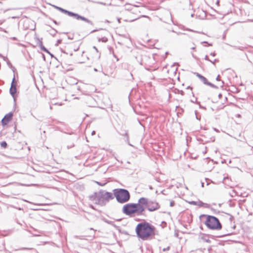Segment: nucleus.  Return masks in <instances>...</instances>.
<instances>
[{"mask_svg":"<svg viewBox=\"0 0 253 253\" xmlns=\"http://www.w3.org/2000/svg\"><path fill=\"white\" fill-rule=\"evenodd\" d=\"M135 230L137 237L143 241L152 239L156 235V227L145 220L138 223Z\"/></svg>","mask_w":253,"mask_h":253,"instance_id":"f257e3e1","label":"nucleus"},{"mask_svg":"<svg viewBox=\"0 0 253 253\" xmlns=\"http://www.w3.org/2000/svg\"><path fill=\"white\" fill-rule=\"evenodd\" d=\"M114 198L113 194L110 192L100 190L98 192H94L89 196L90 200L94 201V204L100 206H105L111 200Z\"/></svg>","mask_w":253,"mask_h":253,"instance_id":"f03ea898","label":"nucleus"},{"mask_svg":"<svg viewBox=\"0 0 253 253\" xmlns=\"http://www.w3.org/2000/svg\"><path fill=\"white\" fill-rule=\"evenodd\" d=\"M122 212L130 217H132L133 214L141 215L143 214L144 208L140 206L139 199L137 203H128L125 205L123 207Z\"/></svg>","mask_w":253,"mask_h":253,"instance_id":"7ed1b4c3","label":"nucleus"},{"mask_svg":"<svg viewBox=\"0 0 253 253\" xmlns=\"http://www.w3.org/2000/svg\"><path fill=\"white\" fill-rule=\"evenodd\" d=\"M204 217L206 218V220L203 221V223L208 229L213 230H219L222 229V225L216 217L204 214L200 216V218L202 221Z\"/></svg>","mask_w":253,"mask_h":253,"instance_id":"20e7f679","label":"nucleus"},{"mask_svg":"<svg viewBox=\"0 0 253 253\" xmlns=\"http://www.w3.org/2000/svg\"><path fill=\"white\" fill-rule=\"evenodd\" d=\"M113 196L117 201L120 204L127 202L130 198L129 191L123 188H116L113 190Z\"/></svg>","mask_w":253,"mask_h":253,"instance_id":"39448f33","label":"nucleus"},{"mask_svg":"<svg viewBox=\"0 0 253 253\" xmlns=\"http://www.w3.org/2000/svg\"><path fill=\"white\" fill-rule=\"evenodd\" d=\"M139 202L140 206H142L144 208V211L145 209H147L150 212L154 211L160 208V205L157 202L149 200L145 197L139 198Z\"/></svg>","mask_w":253,"mask_h":253,"instance_id":"423d86ee","label":"nucleus"},{"mask_svg":"<svg viewBox=\"0 0 253 253\" xmlns=\"http://www.w3.org/2000/svg\"><path fill=\"white\" fill-rule=\"evenodd\" d=\"M53 6L56 9L60 11V12L68 15L69 16L72 17L77 20H81L84 21L91 25H93V23H92V22L91 21H90V20L88 19L87 18H86L83 16L79 15L78 13H74L73 12L67 10L65 9L62 7H59V6H57L56 5H53Z\"/></svg>","mask_w":253,"mask_h":253,"instance_id":"0eeeda50","label":"nucleus"},{"mask_svg":"<svg viewBox=\"0 0 253 253\" xmlns=\"http://www.w3.org/2000/svg\"><path fill=\"white\" fill-rule=\"evenodd\" d=\"M232 233H226L221 235H209V234H206L204 233H201L199 235V239L203 241L204 242L211 243V241L209 239V238L211 237V238H214V237L216 238H222L226 236H229L230 235H232Z\"/></svg>","mask_w":253,"mask_h":253,"instance_id":"6e6552de","label":"nucleus"},{"mask_svg":"<svg viewBox=\"0 0 253 253\" xmlns=\"http://www.w3.org/2000/svg\"><path fill=\"white\" fill-rule=\"evenodd\" d=\"M138 57L141 58V60H138V63L145 67L150 66L153 64V58L147 55L143 54V56H139Z\"/></svg>","mask_w":253,"mask_h":253,"instance_id":"1a4fd4ad","label":"nucleus"},{"mask_svg":"<svg viewBox=\"0 0 253 253\" xmlns=\"http://www.w3.org/2000/svg\"><path fill=\"white\" fill-rule=\"evenodd\" d=\"M13 116V113L10 112L4 115L3 118L1 120V123L3 126L7 125V124L12 120Z\"/></svg>","mask_w":253,"mask_h":253,"instance_id":"9d476101","label":"nucleus"},{"mask_svg":"<svg viewBox=\"0 0 253 253\" xmlns=\"http://www.w3.org/2000/svg\"><path fill=\"white\" fill-rule=\"evenodd\" d=\"M16 92H17L16 86H10V87L9 89V93L12 96V97L14 98V100H15Z\"/></svg>","mask_w":253,"mask_h":253,"instance_id":"9b49d317","label":"nucleus"},{"mask_svg":"<svg viewBox=\"0 0 253 253\" xmlns=\"http://www.w3.org/2000/svg\"><path fill=\"white\" fill-rule=\"evenodd\" d=\"M195 74L196 75L197 77H198L200 79V80L204 84H205L206 83L208 82V80L206 79V78H205L201 74L198 73H195Z\"/></svg>","mask_w":253,"mask_h":253,"instance_id":"f8f14e48","label":"nucleus"},{"mask_svg":"<svg viewBox=\"0 0 253 253\" xmlns=\"http://www.w3.org/2000/svg\"><path fill=\"white\" fill-rule=\"evenodd\" d=\"M0 146L3 148H6L7 147V143L5 141H3L0 142Z\"/></svg>","mask_w":253,"mask_h":253,"instance_id":"ddd939ff","label":"nucleus"},{"mask_svg":"<svg viewBox=\"0 0 253 253\" xmlns=\"http://www.w3.org/2000/svg\"><path fill=\"white\" fill-rule=\"evenodd\" d=\"M50 28L52 29V30L49 33L51 36L54 37L56 35L58 32L56 30L52 28L51 27H50Z\"/></svg>","mask_w":253,"mask_h":253,"instance_id":"4468645a","label":"nucleus"},{"mask_svg":"<svg viewBox=\"0 0 253 253\" xmlns=\"http://www.w3.org/2000/svg\"><path fill=\"white\" fill-rule=\"evenodd\" d=\"M205 84L209 85L212 88H218L217 86L214 85V84H213L208 81L206 83V84Z\"/></svg>","mask_w":253,"mask_h":253,"instance_id":"2eb2a0df","label":"nucleus"},{"mask_svg":"<svg viewBox=\"0 0 253 253\" xmlns=\"http://www.w3.org/2000/svg\"><path fill=\"white\" fill-rule=\"evenodd\" d=\"M120 134L121 135H122V136H124L126 137L127 135H128V130H122V132H120Z\"/></svg>","mask_w":253,"mask_h":253,"instance_id":"dca6fc26","label":"nucleus"},{"mask_svg":"<svg viewBox=\"0 0 253 253\" xmlns=\"http://www.w3.org/2000/svg\"><path fill=\"white\" fill-rule=\"evenodd\" d=\"M125 139V141L127 143L129 146H132V145H131L130 143H129V136L128 135H127V136H126L125 137V138H124Z\"/></svg>","mask_w":253,"mask_h":253,"instance_id":"f3484780","label":"nucleus"},{"mask_svg":"<svg viewBox=\"0 0 253 253\" xmlns=\"http://www.w3.org/2000/svg\"><path fill=\"white\" fill-rule=\"evenodd\" d=\"M98 41L99 42H107L108 41V39L106 37H103V38H99L98 39Z\"/></svg>","mask_w":253,"mask_h":253,"instance_id":"a211bd4d","label":"nucleus"},{"mask_svg":"<svg viewBox=\"0 0 253 253\" xmlns=\"http://www.w3.org/2000/svg\"><path fill=\"white\" fill-rule=\"evenodd\" d=\"M16 85H17V83L15 81V77L14 76V77L13 78L12 82L11 83V86H16Z\"/></svg>","mask_w":253,"mask_h":253,"instance_id":"6ab92c4d","label":"nucleus"},{"mask_svg":"<svg viewBox=\"0 0 253 253\" xmlns=\"http://www.w3.org/2000/svg\"><path fill=\"white\" fill-rule=\"evenodd\" d=\"M143 54H140L139 53H137L136 55H135V58L136 61L138 63V60H141V58L138 57L139 56H143Z\"/></svg>","mask_w":253,"mask_h":253,"instance_id":"aec40b11","label":"nucleus"},{"mask_svg":"<svg viewBox=\"0 0 253 253\" xmlns=\"http://www.w3.org/2000/svg\"><path fill=\"white\" fill-rule=\"evenodd\" d=\"M40 48H41V49L43 51L45 52L46 53H48L49 52V50L46 47H45L43 45L41 46Z\"/></svg>","mask_w":253,"mask_h":253,"instance_id":"412c9836","label":"nucleus"},{"mask_svg":"<svg viewBox=\"0 0 253 253\" xmlns=\"http://www.w3.org/2000/svg\"><path fill=\"white\" fill-rule=\"evenodd\" d=\"M205 205H207V204H205L203 203V202L201 201H198V205L197 206H198L199 207H203Z\"/></svg>","mask_w":253,"mask_h":253,"instance_id":"4be33fe9","label":"nucleus"},{"mask_svg":"<svg viewBox=\"0 0 253 253\" xmlns=\"http://www.w3.org/2000/svg\"><path fill=\"white\" fill-rule=\"evenodd\" d=\"M104 221L106 223H107L108 224H110L111 225H114V221H113L109 220H107L106 219H104Z\"/></svg>","mask_w":253,"mask_h":253,"instance_id":"5701e85b","label":"nucleus"},{"mask_svg":"<svg viewBox=\"0 0 253 253\" xmlns=\"http://www.w3.org/2000/svg\"><path fill=\"white\" fill-rule=\"evenodd\" d=\"M38 45L39 46V47H40L41 46L43 45L42 39H41V40L38 39Z\"/></svg>","mask_w":253,"mask_h":253,"instance_id":"b1692460","label":"nucleus"},{"mask_svg":"<svg viewBox=\"0 0 253 253\" xmlns=\"http://www.w3.org/2000/svg\"><path fill=\"white\" fill-rule=\"evenodd\" d=\"M96 183L98 185L101 186H104L106 184V182H98V181H96Z\"/></svg>","mask_w":253,"mask_h":253,"instance_id":"393cba45","label":"nucleus"},{"mask_svg":"<svg viewBox=\"0 0 253 253\" xmlns=\"http://www.w3.org/2000/svg\"><path fill=\"white\" fill-rule=\"evenodd\" d=\"M189 204H190L191 205H192L197 206L198 205V202H197V201H192L189 202Z\"/></svg>","mask_w":253,"mask_h":253,"instance_id":"a878e982","label":"nucleus"},{"mask_svg":"<svg viewBox=\"0 0 253 253\" xmlns=\"http://www.w3.org/2000/svg\"><path fill=\"white\" fill-rule=\"evenodd\" d=\"M219 61V60L218 59H215L213 61L210 60V62L213 65H215V62H218Z\"/></svg>","mask_w":253,"mask_h":253,"instance_id":"bb28decb","label":"nucleus"},{"mask_svg":"<svg viewBox=\"0 0 253 253\" xmlns=\"http://www.w3.org/2000/svg\"><path fill=\"white\" fill-rule=\"evenodd\" d=\"M195 116H196V119H197V120H199V121H200V119H201V117H200V116L199 117V116H198V115H197V114H198V111H196H196H195Z\"/></svg>","mask_w":253,"mask_h":253,"instance_id":"cd10ccee","label":"nucleus"},{"mask_svg":"<svg viewBox=\"0 0 253 253\" xmlns=\"http://www.w3.org/2000/svg\"><path fill=\"white\" fill-rule=\"evenodd\" d=\"M201 44H203V43H207L208 44V46H212V43H209L208 42H206V41H203V42H201Z\"/></svg>","mask_w":253,"mask_h":253,"instance_id":"c85d7f7f","label":"nucleus"},{"mask_svg":"<svg viewBox=\"0 0 253 253\" xmlns=\"http://www.w3.org/2000/svg\"><path fill=\"white\" fill-rule=\"evenodd\" d=\"M62 42V40L61 39H59V40H58L56 42V43L55 44V46H58L60 43H61Z\"/></svg>","mask_w":253,"mask_h":253,"instance_id":"c756f323","label":"nucleus"},{"mask_svg":"<svg viewBox=\"0 0 253 253\" xmlns=\"http://www.w3.org/2000/svg\"><path fill=\"white\" fill-rule=\"evenodd\" d=\"M32 249V248H22L18 249V250H31Z\"/></svg>","mask_w":253,"mask_h":253,"instance_id":"7c9ffc66","label":"nucleus"},{"mask_svg":"<svg viewBox=\"0 0 253 253\" xmlns=\"http://www.w3.org/2000/svg\"><path fill=\"white\" fill-rule=\"evenodd\" d=\"M172 32H173V33H176L178 35H186L185 33H182V32H176L174 30H172Z\"/></svg>","mask_w":253,"mask_h":253,"instance_id":"2f4dec72","label":"nucleus"},{"mask_svg":"<svg viewBox=\"0 0 253 253\" xmlns=\"http://www.w3.org/2000/svg\"><path fill=\"white\" fill-rule=\"evenodd\" d=\"M170 249V247L169 246H168L167 247V248H165L163 249V252H166V251H169Z\"/></svg>","mask_w":253,"mask_h":253,"instance_id":"473e14b6","label":"nucleus"},{"mask_svg":"<svg viewBox=\"0 0 253 253\" xmlns=\"http://www.w3.org/2000/svg\"><path fill=\"white\" fill-rule=\"evenodd\" d=\"M5 59H6L7 60V65H8L9 66H12V65H11V63H10V62L9 61V60H8V59H7L6 57H5V58H4V60H5Z\"/></svg>","mask_w":253,"mask_h":253,"instance_id":"72a5a7b5","label":"nucleus"},{"mask_svg":"<svg viewBox=\"0 0 253 253\" xmlns=\"http://www.w3.org/2000/svg\"><path fill=\"white\" fill-rule=\"evenodd\" d=\"M130 76V78H128V80H132L133 79L132 74L131 73H128Z\"/></svg>","mask_w":253,"mask_h":253,"instance_id":"f704fd0d","label":"nucleus"},{"mask_svg":"<svg viewBox=\"0 0 253 253\" xmlns=\"http://www.w3.org/2000/svg\"><path fill=\"white\" fill-rule=\"evenodd\" d=\"M174 205H175V202H174V201H171V202H170L169 206H170V207H173V206H174Z\"/></svg>","mask_w":253,"mask_h":253,"instance_id":"c9c22d12","label":"nucleus"},{"mask_svg":"<svg viewBox=\"0 0 253 253\" xmlns=\"http://www.w3.org/2000/svg\"><path fill=\"white\" fill-rule=\"evenodd\" d=\"M112 225L114 227H115L117 229L120 230V227L118 226H117L114 223V225Z\"/></svg>","mask_w":253,"mask_h":253,"instance_id":"e433bc0d","label":"nucleus"},{"mask_svg":"<svg viewBox=\"0 0 253 253\" xmlns=\"http://www.w3.org/2000/svg\"><path fill=\"white\" fill-rule=\"evenodd\" d=\"M196 103L197 104H198V105H199V107H200V108H202V106L200 104V102H198V101H197V99H196Z\"/></svg>","mask_w":253,"mask_h":253,"instance_id":"4c0bfd02","label":"nucleus"},{"mask_svg":"<svg viewBox=\"0 0 253 253\" xmlns=\"http://www.w3.org/2000/svg\"><path fill=\"white\" fill-rule=\"evenodd\" d=\"M74 146V144H71L70 145H67V149H70V148H71L72 147H73Z\"/></svg>","mask_w":253,"mask_h":253,"instance_id":"58836bf2","label":"nucleus"},{"mask_svg":"<svg viewBox=\"0 0 253 253\" xmlns=\"http://www.w3.org/2000/svg\"><path fill=\"white\" fill-rule=\"evenodd\" d=\"M48 53L49 55H50L51 57H52V58L54 57V58H55L56 59V57H54V56L53 55V54H52V53H51L49 51V52H48V53Z\"/></svg>","mask_w":253,"mask_h":253,"instance_id":"ea45409f","label":"nucleus"},{"mask_svg":"<svg viewBox=\"0 0 253 253\" xmlns=\"http://www.w3.org/2000/svg\"><path fill=\"white\" fill-rule=\"evenodd\" d=\"M210 55L212 56H215L216 55V53H215V52H211L210 53Z\"/></svg>","mask_w":253,"mask_h":253,"instance_id":"a19ab883","label":"nucleus"},{"mask_svg":"<svg viewBox=\"0 0 253 253\" xmlns=\"http://www.w3.org/2000/svg\"><path fill=\"white\" fill-rule=\"evenodd\" d=\"M53 22L56 25H59L60 23L57 22L56 20L52 19Z\"/></svg>","mask_w":253,"mask_h":253,"instance_id":"79ce46f5","label":"nucleus"},{"mask_svg":"<svg viewBox=\"0 0 253 253\" xmlns=\"http://www.w3.org/2000/svg\"><path fill=\"white\" fill-rule=\"evenodd\" d=\"M204 59H205V60H206L209 61H210V60H211L209 58L208 56V55H207L205 56Z\"/></svg>","mask_w":253,"mask_h":253,"instance_id":"37998d69","label":"nucleus"},{"mask_svg":"<svg viewBox=\"0 0 253 253\" xmlns=\"http://www.w3.org/2000/svg\"><path fill=\"white\" fill-rule=\"evenodd\" d=\"M216 80L217 81H221L220 79V76L219 75L217 76V77L216 78Z\"/></svg>","mask_w":253,"mask_h":253,"instance_id":"c03bdc74","label":"nucleus"},{"mask_svg":"<svg viewBox=\"0 0 253 253\" xmlns=\"http://www.w3.org/2000/svg\"><path fill=\"white\" fill-rule=\"evenodd\" d=\"M146 253H153L152 251L149 249H147Z\"/></svg>","mask_w":253,"mask_h":253,"instance_id":"a18cd8bd","label":"nucleus"},{"mask_svg":"<svg viewBox=\"0 0 253 253\" xmlns=\"http://www.w3.org/2000/svg\"><path fill=\"white\" fill-rule=\"evenodd\" d=\"M98 31V30L95 29V30H93L91 31L90 33H94V32H95L96 31Z\"/></svg>","mask_w":253,"mask_h":253,"instance_id":"49530a36","label":"nucleus"},{"mask_svg":"<svg viewBox=\"0 0 253 253\" xmlns=\"http://www.w3.org/2000/svg\"><path fill=\"white\" fill-rule=\"evenodd\" d=\"M42 57L44 61H45V57L43 54H42Z\"/></svg>","mask_w":253,"mask_h":253,"instance_id":"de8ad7c7","label":"nucleus"},{"mask_svg":"<svg viewBox=\"0 0 253 253\" xmlns=\"http://www.w3.org/2000/svg\"><path fill=\"white\" fill-rule=\"evenodd\" d=\"M219 0H217L216 2V4L217 5H219Z\"/></svg>","mask_w":253,"mask_h":253,"instance_id":"09e8293b","label":"nucleus"},{"mask_svg":"<svg viewBox=\"0 0 253 253\" xmlns=\"http://www.w3.org/2000/svg\"><path fill=\"white\" fill-rule=\"evenodd\" d=\"M221 84L220 85L221 86H223V84H224V82L223 81H221Z\"/></svg>","mask_w":253,"mask_h":253,"instance_id":"8fccbe9b","label":"nucleus"},{"mask_svg":"<svg viewBox=\"0 0 253 253\" xmlns=\"http://www.w3.org/2000/svg\"><path fill=\"white\" fill-rule=\"evenodd\" d=\"M185 30H187V31H189L194 32V31H193V30H191V29H185ZM194 32H195V31H194Z\"/></svg>","mask_w":253,"mask_h":253,"instance_id":"3c124183","label":"nucleus"},{"mask_svg":"<svg viewBox=\"0 0 253 253\" xmlns=\"http://www.w3.org/2000/svg\"><path fill=\"white\" fill-rule=\"evenodd\" d=\"M93 48L94 49H95V50L97 52H98V49H97V48L96 47V46H94L93 47Z\"/></svg>","mask_w":253,"mask_h":253,"instance_id":"603ef678","label":"nucleus"},{"mask_svg":"<svg viewBox=\"0 0 253 253\" xmlns=\"http://www.w3.org/2000/svg\"><path fill=\"white\" fill-rule=\"evenodd\" d=\"M95 134V131L94 130L92 131L91 132V135H93Z\"/></svg>","mask_w":253,"mask_h":253,"instance_id":"864d4df0","label":"nucleus"},{"mask_svg":"<svg viewBox=\"0 0 253 253\" xmlns=\"http://www.w3.org/2000/svg\"><path fill=\"white\" fill-rule=\"evenodd\" d=\"M221 96H222V94H221V93H219V94H218V97H219V98H220L221 97Z\"/></svg>","mask_w":253,"mask_h":253,"instance_id":"5fc2aeb1","label":"nucleus"},{"mask_svg":"<svg viewBox=\"0 0 253 253\" xmlns=\"http://www.w3.org/2000/svg\"><path fill=\"white\" fill-rule=\"evenodd\" d=\"M121 18H118V21L119 23L121 22Z\"/></svg>","mask_w":253,"mask_h":253,"instance_id":"6e6d98bb","label":"nucleus"},{"mask_svg":"<svg viewBox=\"0 0 253 253\" xmlns=\"http://www.w3.org/2000/svg\"><path fill=\"white\" fill-rule=\"evenodd\" d=\"M201 186H202V187H204V183L202 182L201 183Z\"/></svg>","mask_w":253,"mask_h":253,"instance_id":"4d7b16f0","label":"nucleus"},{"mask_svg":"<svg viewBox=\"0 0 253 253\" xmlns=\"http://www.w3.org/2000/svg\"><path fill=\"white\" fill-rule=\"evenodd\" d=\"M114 56L115 58H116V59H117V61H118V60H119V59L117 58V57L115 54H114Z\"/></svg>","mask_w":253,"mask_h":253,"instance_id":"13d9d810","label":"nucleus"},{"mask_svg":"<svg viewBox=\"0 0 253 253\" xmlns=\"http://www.w3.org/2000/svg\"><path fill=\"white\" fill-rule=\"evenodd\" d=\"M192 55L194 58H196V56L194 55L193 53H192Z\"/></svg>","mask_w":253,"mask_h":253,"instance_id":"bf43d9fd","label":"nucleus"},{"mask_svg":"<svg viewBox=\"0 0 253 253\" xmlns=\"http://www.w3.org/2000/svg\"><path fill=\"white\" fill-rule=\"evenodd\" d=\"M237 117H239H239H241V115H240V114H238V115H237Z\"/></svg>","mask_w":253,"mask_h":253,"instance_id":"052dcab7","label":"nucleus"},{"mask_svg":"<svg viewBox=\"0 0 253 253\" xmlns=\"http://www.w3.org/2000/svg\"><path fill=\"white\" fill-rule=\"evenodd\" d=\"M68 39H70V40H72V39H73V37H72V38H71V37H69H69H68Z\"/></svg>","mask_w":253,"mask_h":253,"instance_id":"680f3d73","label":"nucleus"},{"mask_svg":"<svg viewBox=\"0 0 253 253\" xmlns=\"http://www.w3.org/2000/svg\"><path fill=\"white\" fill-rule=\"evenodd\" d=\"M12 39L14 40H17L16 38H15V37L12 38Z\"/></svg>","mask_w":253,"mask_h":253,"instance_id":"e2e57ef3","label":"nucleus"},{"mask_svg":"<svg viewBox=\"0 0 253 253\" xmlns=\"http://www.w3.org/2000/svg\"><path fill=\"white\" fill-rule=\"evenodd\" d=\"M202 109H206V108L205 107H204L202 106Z\"/></svg>","mask_w":253,"mask_h":253,"instance_id":"0e129e2a","label":"nucleus"},{"mask_svg":"<svg viewBox=\"0 0 253 253\" xmlns=\"http://www.w3.org/2000/svg\"><path fill=\"white\" fill-rule=\"evenodd\" d=\"M77 89L80 90V86H78Z\"/></svg>","mask_w":253,"mask_h":253,"instance_id":"69168bd1","label":"nucleus"},{"mask_svg":"<svg viewBox=\"0 0 253 253\" xmlns=\"http://www.w3.org/2000/svg\"><path fill=\"white\" fill-rule=\"evenodd\" d=\"M90 230H93V231H94V232H95V230H94L92 228H90Z\"/></svg>","mask_w":253,"mask_h":253,"instance_id":"338daca9","label":"nucleus"},{"mask_svg":"<svg viewBox=\"0 0 253 253\" xmlns=\"http://www.w3.org/2000/svg\"><path fill=\"white\" fill-rule=\"evenodd\" d=\"M213 129H214V130L215 131H218V130H217V129L216 128H214Z\"/></svg>","mask_w":253,"mask_h":253,"instance_id":"774afa93","label":"nucleus"}]
</instances>
